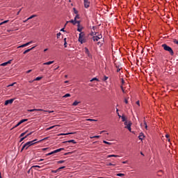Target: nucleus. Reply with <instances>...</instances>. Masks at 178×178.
Returning <instances> with one entry per match:
<instances>
[{
	"label": "nucleus",
	"mask_w": 178,
	"mask_h": 178,
	"mask_svg": "<svg viewBox=\"0 0 178 178\" xmlns=\"http://www.w3.org/2000/svg\"><path fill=\"white\" fill-rule=\"evenodd\" d=\"M52 63H54V61H49V62H47V63H44L43 65H52Z\"/></svg>",
	"instance_id": "14"
},
{
	"label": "nucleus",
	"mask_w": 178,
	"mask_h": 178,
	"mask_svg": "<svg viewBox=\"0 0 178 178\" xmlns=\"http://www.w3.org/2000/svg\"><path fill=\"white\" fill-rule=\"evenodd\" d=\"M131 125H132L131 122H129L128 126H125V129H128V131H129V132H131Z\"/></svg>",
	"instance_id": "6"
},
{
	"label": "nucleus",
	"mask_w": 178,
	"mask_h": 178,
	"mask_svg": "<svg viewBox=\"0 0 178 178\" xmlns=\"http://www.w3.org/2000/svg\"><path fill=\"white\" fill-rule=\"evenodd\" d=\"M58 172H59V170H58V169H57L56 170H52V173H54V174H56V173H57Z\"/></svg>",
	"instance_id": "40"
},
{
	"label": "nucleus",
	"mask_w": 178,
	"mask_h": 178,
	"mask_svg": "<svg viewBox=\"0 0 178 178\" xmlns=\"http://www.w3.org/2000/svg\"><path fill=\"white\" fill-rule=\"evenodd\" d=\"M24 140H25L24 137H22V138L20 139L19 142L22 143V142L24 141Z\"/></svg>",
	"instance_id": "53"
},
{
	"label": "nucleus",
	"mask_w": 178,
	"mask_h": 178,
	"mask_svg": "<svg viewBox=\"0 0 178 178\" xmlns=\"http://www.w3.org/2000/svg\"><path fill=\"white\" fill-rule=\"evenodd\" d=\"M36 16H37L36 15H31V17H29L27 19V20L31 19H33V17H35Z\"/></svg>",
	"instance_id": "25"
},
{
	"label": "nucleus",
	"mask_w": 178,
	"mask_h": 178,
	"mask_svg": "<svg viewBox=\"0 0 178 178\" xmlns=\"http://www.w3.org/2000/svg\"><path fill=\"white\" fill-rule=\"evenodd\" d=\"M69 22L72 23L74 25H75L76 24H80V21H76V20H75V19H72L70 21H67V24L69 23Z\"/></svg>",
	"instance_id": "7"
},
{
	"label": "nucleus",
	"mask_w": 178,
	"mask_h": 178,
	"mask_svg": "<svg viewBox=\"0 0 178 178\" xmlns=\"http://www.w3.org/2000/svg\"><path fill=\"white\" fill-rule=\"evenodd\" d=\"M35 48V47H33L31 49H26V51H24V55H26V54H28L30 51L33 50Z\"/></svg>",
	"instance_id": "12"
},
{
	"label": "nucleus",
	"mask_w": 178,
	"mask_h": 178,
	"mask_svg": "<svg viewBox=\"0 0 178 178\" xmlns=\"http://www.w3.org/2000/svg\"><path fill=\"white\" fill-rule=\"evenodd\" d=\"M173 42H174L175 44H178V40H177V39L173 40Z\"/></svg>",
	"instance_id": "43"
},
{
	"label": "nucleus",
	"mask_w": 178,
	"mask_h": 178,
	"mask_svg": "<svg viewBox=\"0 0 178 178\" xmlns=\"http://www.w3.org/2000/svg\"><path fill=\"white\" fill-rule=\"evenodd\" d=\"M19 125H21V124H19V122H18V123L15 126V128L18 127Z\"/></svg>",
	"instance_id": "54"
},
{
	"label": "nucleus",
	"mask_w": 178,
	"mask_h": 178,
	"mask_svg": "<svg viewBox=\"0 0 178 178\" xmlns=\"http://www.w3.org/2000/svg\"><path fill=\"white\" fill-rule=\"evenodd\" d=\"M65 144L66 143H73V144H76V142L74 140H70L64 142Z\"/></svg>",
	"instance_id": "9"
},
{
	"label": "nucleus",
	"mask_w": 178,
	"mask_h": 178,
	"mask_svg": "<svg viewBox=\"0 0 178 178\" xmlns=\"http://www.w3.org/2000/svg\"><path fill=\"white\" fill-rule=\"evenodd\" d=\"M14 102V99H8L5 102V106H8V104H12Z\"/></svg>",
	"instance_id": "5"
},
{
	"label": "nucleus",
	"mask_w": 178,
	"mask_h": 178,
	"mask_svg": "<svg viewBox=\"0 0 178 178\" xmlns=\"http://www.w3.org/2000/svg\"><path fill=\"white\" fill-rule=\"evenodd\" d=\"M121 120H122V122H127V119L124 115L121 116Z\"/></svg>",
	"instance_id": "19"
},
{
	"label": "nucleus",
	"mask_w": 178,
	"mask_h": 178,
	"mask_svg": "<svg viewBox=\"0 0 178 178\" xmlns=\"http://www.w3.org/2000/svg\"><path fill=\"white\" fill-rule=\"evenodd\" d=\"M100 136H91L90 139H93V138H99Z\"/></svg>",
	"instance_id": "27"
},
{
	"label": "nucleus",
	"mask_w": 178,
	"mask_h": 178,
	"mask_svg": "<svg viewBox=\"0 0 178 178\" xmlns=\"http://www.w3.org/2000/svg\"><path fill=\"white\" fill-rule=\"evenodd\" d=\"M68 97H71L70 93H67L65 95L63 96V98H67Z\"/></svg>",
	"instance_id": "26"
},
{
	"label": "nucleus",
	"mask_w": 178,
	"mask_h": 178,
	"mask_svg": "<svg viewBox=\"0 0 178 178\" xmlns=\"http://www.w3.org/2000/svg\"><path fill=\"white\" fill-rule=\"evenodd\" d=\"M144 138H145L144 134L140 133V134H139V136H138L139 140H143Z\"/></svg>",
	"instance_id": "10"
},
{
	"label": "nucleus",
	"mask_w": 178,
	"mask_h": 178,
	"mask_svg": "<svg viewBox=\"0 0 178 178\" xmlns=\"http://www.w3.org/2000/svg\"><path fill=\"white\" fill-rule=\"evenodd\" d=\"M74 11L75 14H76V15L78 14V11L76 10V8H74Z\"/></svg>",
	"instance_id": "58"
},
{
	"label": "nucleus",
	"mask_w": 178,
	"mask_h": 178,
	"mask_svg": "<svg viewBox=\"0 0 178 178\" xmlns=\"http://www.w3.org/2000/svg\"><path fill=\"white\" fill-rule=\"evenodd\" d=\"M22 9H20L18 13H17V15H18L19 14V13L21 12Z\"/></svg>",
	"instance_id": "63"
},
{
	"label": "nucleus",
	"mask_w": 178,
	"mask_h": 178,
	"mask_svg": "<svg viewBox=\"0 0 178 178\" xmlns=\"http://www.w3.org/2000/svg\"><path fill=\"white\" fill-rule=\"evenodd\" d=\"M35 111H44V112L48 113H53V111H44L43 109H29L28 110V112H30V113H33V112H35Z\"/></svg>",
	"instance_id": "3"
},
{
	"label": "nucleus",
	"mask_w": 178,
	"mask_h": 178,
	"mask_svg": "<svg viewBox=\"0 0 178 178\" xmlns=\"http://www.w3.org/2000/svg\"><path fill=\"white\" fill-rule=\"evenodd\" d=\"M23 123H24V120H22L19 122V124H22Z\"/></svg>",
	"instance_id": "49"
},
{
	"label": "nucleus",
	"mask_w": 178,
	"mask_h": 178,
	"mask_svg": "<svg viewBox=\"0 0 178 178\" xmlns=\"http://www.w3.org/2000/svg\"><path fill=\"white\" fill-rule=\"evenodd\" d=\"M136 105H138V106H140V101L136 102Z\"/></svg>",
	"instance_id": "59"
},
{
	"label": "nucleus",
	"mask_w": 178,
	"mask_h": 178,
	"mask_svg": "<svg viewBox=\"0 0 178 178\" xmlns=\"http://www.w3.org/2000/svg\"><path fill=\"white\" fill-rule=\"evenodd\" d=\"M27 133H28V131H25V132H24V133H22V134H20V138L24 137Z\"/></svg>",
	"instance_id": "23"
},
{
	"label": "nucleus",
	"mask_w": 178,
	"mask_h": 178,
	"mask_svg": "<svg viewBox=\"0 0 178 178\" xmlns=\"http://www.w3.org/2000/svg\"><path fill=\"white\" fill-rule=\"evenodd\" d=\"M53 154H54V151L51 152H49V153L47 154H46V156H51V155H53Z\"/></svg>",
	"instance_id": "29"
},
{
	"label": "nucleus",
	"mask_w": 178,
	"mask_h": 178,
	"mask_svg": "<svg viewBox=\"0 0 178 178\" xmlns=\"http://www.w3.org/2000/svg\"><path fill=\"white\" fill-rule=\"evenodd\" d=\"M8 22H9V20H6V21H4V22H1V23H0V24L2 25V24H6V23Z\"/></svg>",
	"instance_id": "44"
},
{
	"label": "nucleus",
	"mask_w": 178,
	"mask_h": 178,
	"mask_svg": "<svg viewBox=\"0 0 178 178\" xmlns=\"http://www.w3.org/2000/svg\"><path fill=\"white\" fill-rule=\"evenodd\" d=\"M41 168V166H40V165H33L32 166V168Z\"/></svg>",
	"instance_id": "36"
},
{
	"label": "nucleus",
	"mask_w": 178,
	"mask_h": 178,
	"mask_svg": "<svg viewBox=\"0 0 178 178\" xmlns=\"http://www.w3.org/2000/svg\"><path fill=\"white\" fill-rule=\"evenodd\" d=\"M85 53L86 55H88V56H89V58L90 57V51L87 47L85 48Z\"/></svg>",
	"instance_id": "11"
},
{
	"label": "nucleus",
	"mask_w": 178,
	"mask_h": 178,
	"mask_svg": "<svg viewBox=\"0 0 178 178\" xmlns=\"http://www.w3.org/2000/svg\"><path fill=\"white\" fill-rule=\"evenodd\" d=\"M71 154V152H67V153H65V156H67V155H70Z\"/></svg>",
	"instance_id": "55"
},
{
	"label": "nucleus",
	"mask_w": 178,
	"mask_h": 178,
	"mask_svg": "<svg viewBox=\"0 0 178 178\" xmlns=\"http://www.w3.org/2000/svg\"><path fill=\"white\" fill-rule=\"evenodd\" d=\"M80 104V102H77V101H75L74 103H73V106H78V104Z\"/></svg>",
	"instance_id": "20"
},
{
	"label": "nucleus",
	"mask_w": 178,
	"mask_h": 178,
	"mask_svg": "<svg viewBox=\"0 0 178 178\" xmlns=\"http://www.w3.org/2000/svg\"><path fill=\"white\" fill-rule=\"evenodd\" d=\"M65 163V161H63V160L58 161L57 162L58 164H63V163Z\"/></svg>",
	"instance_id": "31"
},
{
	"label": "nucleus",
	"mask_w": 178,
	"mask_h": 178,
	"mask_svg": "<svg viewBox=\"0 0 178 178\" xmlns=\"http://www.w3.org/2000/svg\"><path fill=\"white\" fill-rule=\"evenodd\" d=\"M42 76H38L35 79H34V81H39L40 80H42Z\"/></svg>",
	"instance_id": "22"
},
{
	"label": "nucleus",
	"mask_w": 178,
	"mask_h": 178,
	"mask_svg": "<svg viewBox=\"0 0 178 178\" xmlns=\"http://www.w3.org/2000/svg\"><path fill=\"white\" fill-rule=\"evenodd\" d=\"M108 166H115V164H113L112 163H109Z\"/></svg>",
	"instance_id": "56"
},
{
	"label": "nucleus",
	"mask_w": 178,
	"mask_h": 178,
	"mask_svg": "<svg viewBox=\"0 0 178 178\" xmlns=\"http://www.w3.org/2000/svg\"><path fill=\"white\" fill-rule=\"evenodd\" d=\"M108 77L105 76H104V81H106V80H108Z\"/></svg>",
	"instance_id": "50"
},
{
	"label": "nucleus",
	"mask_w": 178,
	"mask_h": 178,
	"mask_svg": "<svg viewBox=\"0 0 178 178\" xmlns=\"http://www.w3.org/2000/svg\"><path fill=\"white\" fill-rule=\"evenodd\" d=\"M112 157H114V158H119L120 156H119V155H116V154H111V155H108V158H112Z\"/></svg>",
	"instance_id": "13"
},
{
	"label": "nucleus",
	"mask_w": 178,
	"mask_h": 178,
	"mask_svg": "<svg viewBox=\"0 0 178 178\" xmlns=\"http://www.w3.org/2000/svg\"><path fill=\"white\" fill-rule=\"evenodd\" d=\"M144 124H145V129H146V130H147L148 126H147V122H144Z\"/></svg>",
	"instance_id": "35"
},
{
	"label": "nucleus",
	"mask_w": 178,
	"mask_h": 178,
	"mask_svg": "<svg viewBox=\"0 0 178 178\" xmlns=\"http://www.w3.org/2000/svg\"><path fill=\"white\" fill-rule=\"evenodd\" d=\"M121 90H122V92H124V94H126V90L125 89L123 88V86L121 85Z\"/></svg>",
	"instance_id": "28"
},
{
	"label": "nucleus",
	"mask_w": 178,
	"mask_h": 178,
	"mask_svg": "<svg viewBox=\"0 0 178 178\" xmlns=\"http://www.w3.org/2000/svg\"><path fill=\"white\" fill-rule=\"evenodd\" d=\"M36 140H37L35 139V140H32V141H29V142L26 143L23 145L21 152H22V151L24 150V149H25V150H27L31 146H33V145H34L35 144H36V143H37V142H35Z\"/></svg>",
	"instance_id": "1"
},
{
	"label": "nucleus",
	"mask_w": 178,
	"mask_h": 178,
	"mask_svg": "<svg viewBox=\"0 0 178 178\" xmlns=\"http://www.w3.org/2000/svg\"><path fill=\"white\" fill-rule=\"evenodd\" d=\"M124 125H125V127H128L129 122L127 121H125V122H124Z\"/></svg>",
	"instance_id": "41"
},
{
	"label": "nucleus",
	"mask_w": 178,
	"mask_h": 178,
	"mask_svg": "<svg viewBox=\"0 0 178 178\" xmlns=\"http://www.w3.org/2000/svg\"><path fill=\"white\" fill-rule=\"evenodd\" d=\"M161 47H163V49L165 51H168V53L170 54V55L171 56H174V51H173V49H172V47H170V46H168V45L166 44H161Z\"/></svg>",
	"instance_id": "2"
},
{
	"label": "nucleus",
	"mask_w": 178,
	"mask_h": 178,
	"mask_svg": "<svg viewBox=\"0 0 178 178\" xmlns=\"http://www.w3.org/2000/svg\"><path fill=\"white\" fill-rule=\"evenodd\" d=\"M65 166H62V167H60L58 170V171L63 170V169H65Z\"/></svg>",
	"instance_id": "42"
},
{
	"label": "nucleus",
	"mask_w": 178,
	"mask_h": 178,
	"mask_svg": "<svg viewBox=\"0 0 178 178\" xmlns=\"http://www.w3.org/2000/svg\"><path fill=\"white\" fill-rule=\"evenodd\" d=\"M64 149H65L64 148H60V149H56V150L53 151L54 154L59 153V152H60L61 151H64Z\"/></svg>",
	"instance_id": "8"
},
{
	"label": "nucleus",
	"mask_w": 178,
	"mask_h": 178,
	"mask_svg": "<svg viewBox=\"0 0 178 178\" xmlns=\"http://www.w3.org/2000/svg\"><path fill=\"white\" fill-rule=\"evenodd\" d=\"M117 67V73H119V72H120V68L119 66H116Z\"/></svg>",
	"instance_id": "38"
},
{
	"label": "nucleus",
	"mask_w": 178,
	"mask_h": 178,
	"mask_svg": "<svg viewBox=\"0 0 178 178\" xmlns=\"http://www.w3.org/2000/svg\"><path fill=\"white\" fill-rule=\"evenodd\" d=\"M169 137H170L169 134H165V138H169Z\"/></svg>",
	"instance_id": "61"
},
{
	"label": "nucleus",
	"mask_w": 178,
	"mask_h": 178,
	"mask_svg": "<svg viewBox=\"0 0 178 178\" xmlns=\"http://www.w3.org/2000/svg\"><path fill=\"white\" fill-rule=\"evenodd\" d=\"M84 2V6L86 8H88L90 6V0H83Z\"/></svg>",
	"instance_id": "4"
},
{
	"label": "nucleus",
	"mask_w": 178,
	"mask_h": 178,
	"mask_svg": "<svg viewBox=\"0 0 178 178\" xmlns=\"http://www.w3.org/2000/svg\"><path fill=\"white\" fill-rule=\"evenodd\" d=\"M75 134L74 132L72 133H67V134H60V136H68V135H73Z\"/></svg>",
	"instance_id": "15"
},
{
	"label": "nucleus",
	"mask_w": 178,
	"mask_h": 178,
	"mask_svg": "<svg viewBox=\"0 0 178 178\" xmlns=\"http://www.w3.org/2000/svg\"><path fill=\"white\" fill-rule=\"evenodd\" d=\"M99 81L98 79L97 78H93L92 80H90V81Z\"/></svg>",
	"instance_id": "45"
},
{
	"label": "nucleus",
	"mask_w": 178,
	"mask_h": 178,
	"mask_svg": "<svg viewBox=\"0 0 178 178\" xmlns=\"http://www.w3.org/2000/svg\"><path fill=\"white\" fill-rule=\"evenodd\" d=\"M84 35H85V33L83 32H81V33L79 34V37H81L83 38Z\"/></svg>",
	"instance_id": "30"
},
{
	"label": "nucleus",
	"mask_w": 178,
	"mask_h": 178,
	"mask_svg": "<svg viewBox=\"0 0 178 178\" xmlns=\"http://www.w3.org/2000/svg\"><path fill=\"white\" fill-rule=\"evenodd\" d=\"M77 19H79V15H76V17H74V19L76 21Z\"/></svg>",
	"instance_id": "48"
},
{
	"label": "nucleus",
	"mask_w": 178,
	"mask_h": 178,
	"mask_svg": "<svg viewBox=\"0 0 178 178\" xmlns=\"http://www.w3.org/2000/svg\"><path fill=\"white\" fill-rule=\"evenodd\" d=\"M124 173H118L117 174V177H124Z\"/></svg>",
	"instance_id": "21"
},
{
	"label": "nucleus",
	"mask_w": 178,
	"mask_h": 178,
	"mask_svg": "<svg viewBox=\"0 0 178 178\" xmlns=\"http://www.w3.org/2000/svg\"><path fill=\"white\" fill-rule=\"evenodd\" d=\"M64 45H65V47H67V42H65Z\"/></svg>",
	"instance_id": "64"
},
{
	"label": "nucleus",
	"mask_w": 178,
	"mask_h": 178,
	"mask_svg": "<svg viewBox=\"0 0 178 178\" xmlns=\"http://www.w3.org/2000/svg\"><path fill=\"white\" fill-rule=\"evenodd\" d=\"M25 47H26V44H22V45H21V46L18 47V48Z\"/></svg>",
	"instance_id": "52"
},
{
	"label": "nucleus",
	"mask_w": 178,
	"mask_h": 178,
	"mask_svg": "<svg viewBox=\"0 0 178 178\" xmlns=\"http://www.w3.org/2000/svg\"><path fill=\"white\" fill-rule=\"evenodd\" d=\"M55 127H56V126L50 127L47 128V129H46V131H49V130L53 129L55 128Z\"/></svg>",
	"instance_id": "24"
},
{
	"label": "nucleus",
	"mask_w": 178,
	"mask_h": 178,
	"mask_svg": "<svg viewBox=\"0 0 178 178\" xmlns=\"http://www.w3.org/2000/svg\"><path fill=\"white\" fill-rule=\"evenodd\" d=\"M15 84H16L15 82L13 83L10 84V85H8L7 87H13V86H14Z\"/></svg>",
	"instance_id": "39"
},
{
	"label": "nucleus",
	"mask_w": 178,
	"mask_h": 178,
	"mask_svg": "<svg viewBox=\"0 0 178 178\" xmlns=\"http://www.w3.org/2000/svg\"><path fill=\"white\" fill-rule=\"evenodd\" d=\"M92 39L95 42H97L99 40V38H98V37L97 35H94Z\"/></svg>",
	"instance_id": "17"
},
{
	"label": "nucleus",
	"mask_w": 178,
	"mask_h": 178,
	"mask_svg": "<svg viewBox=\"0 0 178 178\" xmlns=\"http://www.w3.org/2000/svg\"><path fill=\"white\" fill-rule=\"evenodd\" d=\"M31 72H32V70H29L26 72V73H31Z\"/></svg>",
	"instance_id": "62"
},
{
	"label": "nucleus",
	"mask_w": 178,
	"mask_h": 178,
	"mask_svg": "<svg viewBox=\"0 0 178 178\" xmlns=\"http://www.w3.org/2000/svg\"><path fill=\"white\" fill-rule=\"evenodd\" d=\"M11 62H12V60H8V62H6L7 63H8V64H10V63H11Z\"/></svg>",
	"instance_id": "60"
},
{
	"label": "nucleus",
	"mask_w": 178,
	"mask_h": 178,
	"mask_svg": "<svg viewBox=\"0 0 178 178\" xmlns=\"http://www.w3.org/2000/svg\"><path fill=\"white\" fill-rule=\"evenodd\" d=\"M8 65V63L6 62V63H3L1 65V66H6Z\"/></svg>",
	"instance_id": "47"
},
{
	"label": "nucleus",
	"mask_w": 178,
	"mask_h": 178,
	"mask_svg": "<svg viewBox=\"0 0 178 178\" xmlns=\"http://www.w3.org/2000/svg\"><path fill=\"white\" fill-rule=\"evenodd\" d=\"M82 29H83V28L81 27L80 24H78V29H77V31H79V32H81Z\"/></svg>",
	"instance_id": "18"
},
{
	"label": "nucleus",
	"mask_w": 178,
	"mask_h": 178,
	"mask_svg": "<svg viewBox=\"0 0 178 178\" xmlns=\"http://www.w3.org/2000/svg\"><path fill=\"white\" fill-rule=\"evenodd\" d=\"M124 102L125 103V104H129L128 99H125L124 100Z\"/></svg>",
	"instance_id": "46"
},
{
	"label": "nucleus",
	"mask_w": 178,
	"mask_h": 178,
	"mask_svg": "<svg viewBox=\"0 0 178 178\" xmlns=\"http://www.w3.org/2000/svg\"><path fill=\"white\" fill-rule=\"evenodd\" d=\"M103 143H104V144H106V145H111V143L107 142L106 140H104Z\"/></svg>",
	"instance_id": "32"
},
{
	"label": "nucleus",
	"mask_w": 178,
	"mask_h": 178,
	"mask_svg": "<svg viewBox=\"0 0 178 178\" xmlns=\"http://www.w3.org/2000/svg\"><path fill=\"white\" fill-rule=\"evenodd\" d=\"M83 38L79 37V41L83 43Z\"/></svg>",
	"instance_id": "33"
},
{
	"label": "nucleus",
	"mask_w": 178,
	"mask_h": 178,
	"mask_svg": "<svg viewBox=\"0 0 178 178\" xmlns=\"http://www.w3.org/2000/svg\"><path fill=\"white\" fill-rule=\"evenodd\" d=\"M121 83L123 86V84L125 83V81L123 79H121Z\"/></svg>",
	"instance_id": "51"
},
{
	"label": "nucleus",
	"mask_w": 178,
	"mask_h": 178,
	"mask_svg": "<svg viewBox=\"0 0 178 178\" xmlns=\"http://www.w3.org/2000/svg\"><path fill=\"white\" fill-rule=\"evenodd\" d=\"M60 35H61V33H58L57 34V38H59Z\"/></svg>",
	"instance_id": "57"
},
{
	"label": "nucleus",
	"mask_w": 178,
	"mask_h": 178,
	"mask_svg": "<svg viewBox=\"0 0 178 178\" xmlns=\"http://www.w3.org/2000/svg\"><path fill=\"white\" fill-rule=\"evenodd\" d=\"M31 43H33V41H30V42L26 43V44H25V46L26 47V46L29 45V44H31Z\"/></svg>",
	"instance_id": "37"
},
{
	"label": "nucleus",
	"mask_w": 178,
	"mask_h": 178,
	"mask_svg": "<svg viewBox=\"0 0 178 178\" xmlns=\"http://www.w3.org/2000/svg\"><path fill=\"white\" fill-rule=\"evenodd\" d=\"M97 37H98V38L102 39V35L99 34V33H95V34Z\"/></svg>",
	"instance_id": "16"
},
{
	"label": "nucleus",
	"mask_w": 178,
	"mask_h": 178,
	"mask_svg": "<svg viewBox=\"0 0 178 178\" xmlns=\"http://www.w3.org/2000/svg\"><path fill=\"white\" fill-rule=\"evenodd\" d=\"M87 121H89V122H97L96 120H93V119H87Z\"/></svg>",
	"instance_id": "34"
}]
</instances>
